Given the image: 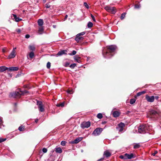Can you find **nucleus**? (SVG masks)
<instances>
[{
  "instance_id": "obj_1",
  "label": "nucleus",
  "mask_w": 161,
  "mask_h": 161,
  "mask_svg": "<svg viewBox=\"0 0 161 161\" xmlns=\"http://www.w3.org/2000/svg\"><path fill=\"white\" fill-rule=\"evenodd\" d=\"M116 48V47L114 45L107 46L106 48L103 51V55L105 58H110L113 55L114 53Z\"/></svg>"
},
{
  "instance_id": "obj_2",
  "label": "nucleus",
  "mask_w": 161,
  "mask_h": 161,
  "mask_svg": "<svg viewBox=\"0 0 161 161\" xmlns=\"http://www.w3.org/2000/svg\"><path fill=\"white\" fill-rule=\"evenodd\" d=\"M21 94V89L19 88L17 89L15 92L10 93L9 96L14 98H19L22 96Z\"/></svg>"
},
{
  "instance_id": "obj_3",
  "label": "nucleus",
  "mask_w": 161,
  "mask_h": 161,
  "mask_svg": "<svg viewBox=\"0 0 161 161\" xmlns=\"http://www.w3.org/2000/svg\"><path fill=\"white\" fill-rule=\"evenodd\" d=\"M159 115L158 113L154 110H151L147 113V116L148 117L150 118H156L158 117Z\"/></svg>"
},
{
  "instance_id": "obj_4",
  "label": "nucleus",
  "mask_w": 161,
  "mask_h": 161,
  "mask_svg": "<svg viewBox=\"0 0 161 161\" xmlns=\"http://www.w3.org/2000/svg\"><path fill=\"white\" fill-rule=\"evenodd\" d=\"M148 127L146 125H140L138 129V132L141 134H145L148 131Z\"/></svg>"
},
{
  "instance_id": "obj_5",
  "label": "nucleus",
  "mask_w": 161,
  "mask_h": 161,
  "mask_svg": "<svg viewBox=\"0 0 161 161\" xmlns=\"http://www.w3.org/2000/svg\"><path fill=\"white\" fill-rule=\"evenodd\" d=\"M104 9L108 12L112 14H115L117 11L116 8L114 7L106 6L104 8Z\"/></svg>"
},
{
  "instance_id": "obj_6",
  "label": "nucleus",
  "mask_w": 161,
  "mask_h": 161,
  "mask_svg": "<svg viewBox=\"0 0 161 161\" xmlns=\"http://www.w3.org/2000/svg\"><path fill=\"white\" fill-rule=\"evenodd\" d=\"M103 130V129L101 128H97L94 130L92 135L94 136L99 135L102 132Z\"/></svg>"
},
{
  "instance_id": "obj_7",
  "label": "nucleus",
  "mask_w": 161,
  "mask_h": 161,
  "mask_svg": "<svg viewBox=\"0 0 161 161\" xmlns=\"http://www.w3.org/2000/svg\"><path fill=\"white\" fill-rule=\"evenodd\" d=\"M36 104L38 106V108L40 111L43 112L44 111V109L43 107V103L42 102L37 101Z\"/></svg>"
},
{
  "instance_id": "obj_8",
  "label": "nucleus",
  "mask_w": 161,
  "mask_h": 161,
  "mask_svg": "<svg viewBox=\"0 0 161 161\" xmlns=\"http://www.w3.org/2000/svg\"><path fill=\"white\" fill-rule=\"evenodd\" d=\"M91 122L90 121L83 122L81 124V127L83 128H88L90 126Z\"/></svg>"
},
{
  "instance_id": "obj_9",
  "label": "nucleus",
  "mask_w": 161,
  "mask_h": 161,
  "mask_svg": "<svg viewBox=\"0 0 161 161\" xmlns=\"http://www.w3.org/2000/svg\"><path fill=\"white\" fill-rule=\"evenodd\" d=\"M146 99L148 102L152 103L154 100V97L153 96H150L147 95L146 96Z\"/></svg>"
},
{
  "instance_id": "obj_10",
  "label": "nucleus",
  "mask_w": 161,
  "mask_h": 161,
  "mask_svg": "<svg viewBox=\"0 0 161 161\" xmlns=\"http://www.w3.org/2000/svg\"><path fill=\"white\" fill-rule=\"evenodd\" d=\"M83 137L77 138L73 141L71 142L70 143L73 144H77L81 141L83 139Z\"/></svg>"
},
{
  "instance_id": "obj_11",
  "label": "nucleus",
  "mask_w": 161,
  "mask_h": 161,
  "mask_svg": "<svg viewBox=\"0 0 161 161\" xmlns=\"http://www.w3.org/2000/svg\"><path fill=\"white\" fill-rule=\"evenodd\" d=\"M16 55V53L14 51H12L11 53L9 55L8 57V58L10 59L14 58Z\"/></svg>"
},
{
  "instance_id": "obj_12",
  "label": "nucleus",
  "mask_w": 161,
  "mask_h": 161,
  "mask_svg": "<svg viewBox=\"0 0 161 161\" xmlns=\"http://www.w3.org/2000/svg\"><path fill=\"white\" fill-rule=\"evenodd\" d=\"M126 159H130L134 158V155L133 153H131L130 154H129L127 153H125V156Z\"/></svg>"
},
{
  "instance_id": "obj_13",
  "label": "nucleus",
  "mask_w": 161,
  "mask_h": 161,
  "mask_svg": "<svg viewBox=\"0 0 161 161\" xmlns=\"http://www.w3.org/2000/svg\"><path fill=\"white\" fill-rule=\"evenodd\" d=\"M19 68L17 67H10L8 68V70L9 71H17L19 70Z\"/></svg>"
},
{
  "instance_id": "obj_14",
  "label": "nucleus",
  "mask_w": 161,
  "mask_h": 161,
  "mask_svg": "<svg viewBox=\"0 0 161 161\" xmlns=\"http://www.w3.org/2000/svg\"><path fill=\"white\" fill-rule=\"evenodd\" d=\"M67 51L66 50H63L62 51H59L57 54V55L59 56L62 55L64 54H66L67 53L66 52H67Z\"/></svg>"
},
{
  "instance_id": "obj_15",
  "label": "nucleus",
  "mask_w": 161,
  "mask_h": 161,
  "mask_svg": "<svg viewBox=\"0 0 161 161\" xmlns=\"http://www.w3.org/2000/svg\"><path fill=\"white\" fill-rule=\"evenodd\" d=\"M84 38L83 37L80 36H78V35H77L75 40L77 42H78L80 40H82Z\"/></svg>"
},
{
  "instance_id": "obj_16",
  "label": "nucleus",
  "mask_w": 161,
  "mask_h": 161,
  "mask_svg": "<svg viewBox=\"0 0 161 161\" xmlns=\"http://www.w3.org/2000/svg\"><path fill=\"white\" fill-rule=\"evenodd\" d=\"M44 31V28L43 27L41 26L39 28L37 33L38 34L40 35L42 34Z\"/></svg>"
},
{
  "instance_id": "obj_17",
  "label": "nucleus",
  "mask_w": 161,
  "mask_h": 161,
  "mask_svg": "<svg viewBox=\"0 0 161 161\" xmlns=\"http://www.w3.org/2000/svg\"><path fill=\"white\" fill-rule=\"evenodd\" d=\"M6 70H8V68L6 66H2L0 67V72H3Z\"/></svg>"
},
{
  "instance_id": "obj_18",
  "label": "nucleus",
  "mask_w": 161,
  "mask_h": 161,
  "mask_svg": "<svg viewBox=\"0 0 161 161\" xmlns=\"http://www.w3.org/2000/svg\"><path fill=\"white\" fill-rule=\"evenodd\" d=\"M74 59L76 61L79 63H80L81 62L80 57H78L77 55H76L74 57Z\"/></svg>"
},
{
  "instance_id": "obj_19",
  "label": "nucleus",
  "mask_w": 161,
  "mask_h": 161,
  "mask_svg": "<svg viewBox=\"0 0 161 161\" xmlns=\"http://www.w3.org/2000/svg\"><path fill=\"white\" fill-rule=\"evenodd\" d=\"M119 126L120 128L119 131H121L123 130V127L125 126V124L122 122L120 123L119 125Z\"/></svg>"
},
{
  "instance_id": "obj_20",
  "label": "nucleus",
  "mask_w": 161,
  "mask_h": 161,
  "mask_svg": "<svg viewBox=\"0 0 161 161\" xmlns=\"http://www.w3.org/2000/svg\"><path fill=\"white\" fill-rule=\"evenodd\" d=\"M120 115V113L118 111H114L113 113V115L114 117H118Z\"/></svg>"
},
{
  "instance_id": "obj_21",
  "label": "nucleus",
  "mask_w": 161,
  "mask_h": 161,
  "mask_svg": "<svg viewBox=\"0 0 161 161\" xmlns=\"http://www.w3.org/2000/svg\"><path fill=\"white\" fill-rule=\"evenodd\" d=\"M12 15L14 17V19H15V21L16 22H19L22 20V19L19 18V17H17V15L15 14H13Z\"/></svg>"
},
{
  "instance_id": "obj_22",
  "label": "nucleus",
  "mask_w": 161,
  "mask_h": 161,
  "mask_svg": "<svg viewBox=\"0 0 161 161\" xmlns=\"http://www.w3.org/2000/svg\"><path fill=\"white\" fill-rule=\"evenodd\" d=\"M54 150L57 153H61L62 152V149L59 147L55 148Z\"/></svg>"
},
{
  "instance_id": "obj_23",
  "label": "nucleus",
  "mask_w": 161,
  "mask_h": 161,
  "mask_svg": "<svg viewBox=\"0 0 161 161\" xmlns=\"http://www.w3.org/2000/svg\"><path fill=\"white\" fill-rule=\"evenodd\" d=\"M37 22L38 25L40 26H42L43 25V21L42 19H38Z\"/></svg>"
},
{
  "instance_id": "obj_24",
  "label": "nucleus",
  "mask_w": 161,
  "mask_h": 161,
  "mask_svg": "<svg viewBox=\"0 0 161 161\" xmlns=\"http://www.w3.org/2000/svg\"><path fill=\"white\" fill-rule=\"evenodd\" d=\"M104 155L106 157H108L111 155V153L108 151H106L104 152Z\"/></svg>"
},
{
  "instance_id": "obj_25",
  "label": "nucleus",
  "mask_w": 161,
  "mask_h": 161,
  "mask_svg": "<svg viewBox=\"0 0 161 161\" xmlns=\"http://www.w3.org/2000/svg\"><path fill=\"white\" fill-rule=\"evenodd\" d=\"M64 104H65L64 102H63L62 103H60L57 104L56 105V106L58 107H64Z\"/></svg>"
},
{
  "instance_id": "obj_26",
  "label": "nucleus",
  "mask_w": 161,
  "mask_h": 161,
  "mask_svg": "<svg viewBox=\"0 0 161 161\" xmlns=\"http://www.w3.org/2000/svg\"><path fill=\"white\" fill-rule=\"evenodd\" d=\"M18 129L20 131H24L25 130V126L21 125L19 127Z\"/></svg>"
},
{
  "instance_id": "obj_27",
  "label": "nucleus",
  "mask_w": 161,
  "mask_h": 161,
  "mask_svg": "<svg viewBox=\"0 0 161 161\" xmlns=\"http://www.w3.org/2000/svg\"><path fill=\"white\" fill-rule=\"evenodd\" d=\"M126 14V13H124L121 14L120 16V19L121 20L123 19L125 17V15Z\"/></svg>"
},
{
  "instance_id": "obj_28",
  "label": "nucleus",
  "mask_w": 161,
  "mask_h": 161,
  "mask_svg": "<svg viewBox=\"0 0 161 161\" xmlns=\"http://www.w3.org/2000/svg\"><path fill=\"white\" fill-rule=\"evenodd\" d=\"M34 55H35L34 53L32 52H30L29 54V56L31 58H33L34 56Z\"/></svg>"
},
{
  "instance_id": "obj_29",
  "label": "nucleus",
  "mask_w": 161,
  "mask_h": 161,
  "mask_svg": "<svg viewBox=\"0 0 161 161\" xmlns=\"http://www.w3.org/2000/svg\"><path fill=\"white\" fill-rule=\"evenodd\" d=\"M21 94H22V96H23L25 95V94L28 93L29 92H28V91L26 90H25L24 91H22L21 90Z\"/></svg>"
},
{
  "instance_id": "obj_30",
  "label": "nucleus",
  "mask_w": 161,
  "mask_h": 161,
  "mask_svg": "<svg viewBox=\"0 0 161 161\" xmlns=\"http://www.w3.org/2000/svg\"><path fill=\"white\" fill-rule=\"evenodd\" d=\"M97 117L99 119H101L103 117V115L101 113H98L97 115Z\"/></svg>"
},
{
  "instance_id": "obj_31",
  "label": "nucleus",
  "mask_w": 161,
  "mask_h": 161,
  "mask_svg": "<svg viewBox=\"0 0 161 161\" xmlns=\"http://www.w3.org/2000/svg\"><path fill=\"white\" fill-rule=\"evenodd\" d=\"M140 147V145L139 144H136L134 146V149H137Z\"/></svg>"
},
{
  "instance_id": "obj_32",
  "label": "nucleus",
  "mask_w": 161,
  "mask_h": 161,
  "mask_svg": "<svg viewBox=\"0 0 161 161\" xmlns=\"http://www.w3.org/2000/svg\"><path fill=\"white\" fill-rule=\"evenodd\" d=\"M29 48L31 50L34 51L35 50V48L34 46L33 45H30L29 46Z\"/></svg>"
},
{
  "instance_id": "obj_33",
  "label": "nucleus",
  "mask_w": 161,
  "mask_h": 161,
  "mask_svg": "<svg viewBox=\"0 0 161 161\" xmlns=\"http://www.w3.org/2000/svg\"><path fill=\"white\" fill-rule=\"evenodd\" d=\"M136 100L135 98H132L130 100V104H133L136 102Z\"/></svg>"
},
{
  "instance_id": "obj_34",
  "label": "nucleus",
  "mask_w": 161,
  "mask_h": 161,
  "mask_svg": "<svg viewBox=\"0 0 161 161\" xmlns=\"http://www.w3.org/2000/svg\"><path fill=\"white\" fill-rule=\"evenodd\" d=\"M93 24L91 22H89L87 24V27L88 28H91L92 27Z\"/></svg>"
},
{
  "instance_id": "obj_35",
  "label": "nucleus",
  "mask_w": 161,
  "mask_h": 161,
  "mask_svg": "<svg viewBox=\"0 0 161 161\" xmlns=\"http://www.w3.org/2000/svg\"><path fill=\"white\" fill-rule=\"evenodd\" d=\"M76 66V64L74 63L71 64L69 66V67L71 68L72 69H73Z\"/></svg>"
},
{
  "instance_id": "obj_36",
  "label": "nucleus",
  "mask_w": 161,
  "mask_h": 161,
  "mask_svg": "<svg viewBox=\"0 0 161 161\" xmlns=\"http://www.w3.org/2000/svg\"><path fill=\"white\" fill-rule=\"evenodd\" d=\"M76 53V52L75 50L73 51L72 53H69V54L71 56L75 55Z\"/></svg>"
},
{
  "instance_id": "obj_37",
  "label": "nucleus",
  "mask_w": 161,
  "mask_h": 161,
  "mask_svg": "<svg viewBox=\"0 0 161 161\" xmlns=\"http://www.w3.org/2000/svg\"><path fill=\"white\" fill-rule=\"evenodd\" d=\"M125 154L124 155H121L119 156V158L122 159H126Z\"/></svg>"
},
{
  "instance_id": "obj_38",
  "label": "nucleus",
  "mask_w": 161,
  "mask_h": 161,
  "mask_svg": "<svg viewBox=\"0 0 161 161\" xmlns=\"http://www.w3.org/2000/svg\"><path fill=\"white\" fill-rule=\"evenodd\" d=\"M140 7V6L139 4H137L135 5V9H138Z\"/></svg>"
},
{
  "instance_id": "obj_39",
  "label": "nucleus",
  "mask_w": 161,
  "mask_h": 161,
  "mask_svg": "<svg viewBox=\"0 0 161 161\" xmlns=\"http://www.w3.org/2000/svg\"><path fill=\"white\" fill-rule=\"evenodd\" d=\"M51 66V63L49 62H48L47 63V68L49 69Z\"/></svg>"
},
{
  "instance_id": "obj_40",
  "label": "nucleus",
  "mask_w": 161,
  "mask_h": 161,
  "mask_svg": "<svg viewBox=\"0 0 161 161\" xmlns=\"http://www.w3.org/2000/svg\"><path fill=\"white\" fill-rule=\"evenodd\" d=\"M84 6L87 9L89 8V7L86 2L84 3Z\"/></svg>"
},
{
  "instance_id": "obj_41",
  "label": "nucleus",
  "mask_w": 161,
  "mask_h": 161,
  "mask_svg": "<svg viewBox=\"0 0 161 161\" xmlns=\"http://www.w3.org/2000/svg\"><path fill=\"white\" fill-rule=\"evenodd\" d=\"M66 142L65 141H62L61 142V145L62 146H65L66 144Z\"/></svg>"
},
{
  "instance_id": "obj_42",
  "label": "nucleus",
  "mask_w": 161,
  "mask_h": 161,
  "mask_svg": "<svg viewBox=\"0 0 161 161\" xmlns=\"http://www.w3.org/2000/svg\"><path fill=\"white\" fill-rule=\"evenodd\" d=\"M85 33H86V32H83L80 33H79V34H77V35H78V36H80L83 35L85 34Z\"/></svg>"
},
{
  "instance_id": "obj_43",
  "label": "nucleus",
  "mask_w": 161,
  "mask_h": 161,
  "mask_svg": "<svg viewBox=\"0 0 161 161\" xmlns=\"http://www.w3.org/2000/svg\"><path fill=\"white\" fill-rule=\"evenodd\" d=\"M142 95L141 93H140V92H139L137 93L136 95H135V98L136 97H137L141 95Z\"/></svg>"
},
{
  "instance_id": "obj_44",
  "label": "nucleus",
  "mask_w": 161,
  "mask_h": 161,
  "mask_svg": "<svg viewBox=\"0 0 161 161\" xmlns=\"http://www.w3.org/2000/svg\"><path fill=\"white\" fill-rule=\"evenodd\" d=\"M6 140V138L3 139V138H0V143L5 141Z\"/></svg>"
},
{
  "instance_id": "obj_45",
  "label": "nucleus",
  "mask_w": 161,
  "mask_h": 161,
  "mask_svg": "<svg viewBox=\"0 0 161 161\" xmlns=\"http://www.w3.org/2000/svg\"><path fill=\"white\" fill-rule=\"evenodd\" d=\"M45 7L46 8H49L50 7V5L48 3H47L45 4Z\"/></svg>"
},
{
  "instance_id": "obj_46",
  "label": "nucleus",
  "mask_w": 161,
  "mask_h": 161,
  "mask_svg": "<svg viewBox=\"0 0 161 161\" xmlns=\"http://www.w3.org/2000/svg\"><path fill=\"white\" fill-rule=\"evenodd\" d=\"M91 17H92V20H93V21H94L95 22L96 20L95 19L94 17L92 14H91Z\"/></svg>"
},
{
  "instance_id": "obj_47",
  "label": "nucleus",
  "mask_w": 161,
  "mask_h": 161,
  "mask_svg": "<svg viewBox=\"0 0 161 161\" xmlns=\"http://www.w3.org/2000/svg\"><path fill=\"white\" fill-rule=\"evenodd\" d=\"M42 150L44 153H46L47 151V149L45 148H43Z\"/></svg>"
},
{
  "instance_id": "obj_48",
  "label": "nucleus",
  "mask_w": 161,
  "mask_h": 161,
  "mask_svg": "<svg viewBox=\"0 0 161 161\" xmlns=\"http://www.w3.org/2000/svg\"><path fill=\"white\" fill-rule=\"evenodd\" d=\"M67 92L69 94H71L72 93V90L71 89H68L67 91Z\"/></svg>"
},
{
  "instance_id": "obj_49",
  "label": "nucleus",
  "mask_w": 161,
  "mask_h": 161,
  "mask_svg": "<svg viewBox=\"0 0 161 161\" xmlns=\"http://www.w3.org/2000/svg\"><path fill=\"white\" fill-rule=\"evenodd\" d=\"M158 153V151H155L154 153H152L151 154L153 156H155V155L157 154Z\"/></svg>"
},
{
  "instance_id": "obj_50",
  "label": "nucleus",
  "mask_w": 161,
  "mask_h": 161,
  "mask_svg": "<svg viewBox=\"0 0 161 161\" xmlns=\"http://www.w3.org/2000/svg\"><path fill=\"white\" fill-rule=\"evenodd\" d=\"M7 49L6 47L3 48L2 49V52H3V53H4L7 51Z\"/></svg>"
},
{
  "instance_id": "obj_51",
  "label": "nucleus",
  "mask_w": 161,
  "mask_h": 161,
  "mask_svg": "<svg viewBox=\"0 0 161 161\" xmlns=\"http://www.w3.org/2000/svg\"><path fill=\"white\" fill-rule=\"evenodd\" d=\"M23 87L24 88H27V89H29L30 88L29 87V86L28 85H24L23 86Z\"/></svg>"
},
{
  "instance_id": "obj_52",
  "label": "nucleus",
  "mask_w": 161,
  "mask_h": 161,
  "mask_svg": "<svg viewBox=\"0 0 161 161\" xmlns=\"http://www.w3.org/2000/svg\"><path fill=\"white\" fill-rule=\"evenodd\" d=\"M69 64H70L68 62H66V63H65V64L64 66L65 67H68L69 65Z\"/></svg>"
},
{
  "instance_id": "obj_53",
  "label": "nucleus",
  "mask_w": 161,
  "mask_h": 161,
  "mask_svg": "<svg viewBox=\"0 0 161 161\" xmlns=\"http://www.w3.org/2000/svg\"><path fill=\"white\" fill-rule=\"evenodd\" d=\"M16 31H17L18 33H20L21 32V30L19 29H18L16 30Z\"/></svg>"
},
{
  "instance_id": "obj_54",
  "label": "nucleus",
  "mask_w": 161,
  "mask_h": 161,
  "mask_svg": "<svg viewBox=\"0 0 161 161\" xmlns=\"http://www.w3.org/2000/svg\"><path fill=\"white\" fill-rule=\"evenodd\" d=\"M30 37V35L28 34H27L25 36V38H28Z\"/></svg>"
},
{
  "instance_id": "obj_55",
  "label": "nucleus",
  "mask_w": 161,
  "mask_h": 161,
  "mask_svg": "<svg viewBox=\"0 0 161 161\" xmlns=\"http://www.w3.org/2000/svg\"><path fill=\"white\" fill-rule=\"evenodd\" d=\"M140 93H141L142 95H143V94H145L146 93V92L145 91H143L140 92Z\"/></svg>"
},
{
  "instance_id": "obj_56",
  "label": "nucleus",
  "mask_w": 161,
  "mask_h": 161,
  "mask_svg": "<svg viewBox=\"0 0 161 161\" xmlns=\"http://www.w3.org/2000/svg\"><path fill=\"white\" fill-rule=\"evenodd\" d=\"M107 123V122L106 121H103L102 122V124H106Z\"/></svg>"
},
{
  "instance_id": "obj_57",
  "label": "nucleus",
  "mask_w": 161,
  "mask_h": 161,
  "mask_svg": "<svg viewBox=\"0 0 161 161\" xmlns=\"http://www.w3.org/2000/svg\"><path fill=\"white\" fill-rule=\"evenodd\" d=\"M159 97L158 96H155V97H154V99H155L156 100H158V99Z\"/></svg>"
},
{
  "instance_id": "obj_58",
  "label": "nucleus",
  "mask_w": 161,
  "mask_h": 161,
  "mask_svg": "<svg viewBox=\"0 0 161 161\" xmlns=\"http://www.w3.org/2000/svg\"><path fill=\"white\" fill-rule=\"evenodd\" d=\"M16 49V47H14L13 48V49L12 51H14L15 52V49Z\"/></svg>"
},
{
  "instance_id": "obj_59",
  "label": "nucleus",
  "mask_w": 161,
  "mask_h": 161,
  "mask_svg": "<svg viewBox=\"0 0 161 161\" xmlns=\"http://www.w3.org/2000/svg\"><path fill=\"white\" fill-rule=\"evenodd\" d=\"M38 121V119H36L35 120V122L36 123H37Z\"/></svg>"
},
{
  "instance_id": "obj_60",
  "label": "nucleus",
  "mask_w": 161,
  "mask_h": 161,
  "mask_svg": "<svg viewBox=\"0 0 161 161\" xmlns=\"http://www.w3.org/2000/svg\"><path fill=\"white\" fill-rule=\"evenodd\" d=\"M68 17V15H66L64 18V19H66Z\"/></svg>"
},
{
  "instance_id": "obj_61",
  "label": "nucleus",
  "mask_w": 161,
  "mask_h": 161,
  "mask_svg": "<svg viewBox=\"0 0 161 161\" xmlns=\"http://www.w3.org/2000/svg\"><path fill=\"white\" fill-rule=\"evenodd\" d=\"M53 28H54L56 27V25H53Z\"/></svg>"
},
{
  "instance_id": "obj_62",
  "label": "nucleus",
  "mask_w": 161,
  "mask_h": 161,
  "mask_svg": "<svg viewBox=\"0 0 161 161\" xmlns=\"http://www.w3.org/2000/svg\"><path fill=\"white\" fill-rule=\"evenodd\" d=\"M14 104L15 106H16L17 105V103H15Z\"/></svg>"
},
{
  "instance_id": "obj_63",
  "label": "nucleus",
  "mask_w": 161,
  "mask_h": 161,
  "mask_svg": "<svg viewBox=\"0 0 161 161\" xmlns=\"http://www.w3.org/2000/svg\"><path fill=\"white\" fill-rule=\"evenodd\" d=\"M1 119L0 118V125L1 124Z\"/></svg>"
},
{
  "instance_id": "obj_64",
  "label": "nucleus",
  "mask_w": 161,
  "mask_h": 161,
  "mask_svg": "<svg viewBox=\"0 0 161 161\" xmlns=\"http://www.w3.org/2000/svg\"><path fill=\"white\" fill-rule=\"evenodd\" d=\"M127 112H128V113H130V111H128Z\"/></svg>"
}]
</instances>
